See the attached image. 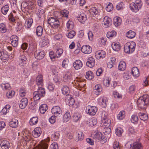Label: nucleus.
<instances>
[{
  "label": "nucleus",
  "instance_id": "nucleus-1",
  "mask_svg": "<svg viewBox=\"0 0 149 149\" xmlns=\"http://www.w3.org/2000/svg\"><path fill=\"white\" fill-rule=\"evenodd\" d=\"M149 102V97L147 95H144L140 97L137 101V103L139 109H144L146 107Z\"/></svg>",
  "mask_w": 149,
  "mask_h": 149
},
{
  "label": "nucleus",
  "instance_id": "nucleus-2",
  "mask_svg": "<svg viewBox=\"0 0 149 149\" xmlns=\"http://www.w3.org/2000/svg\"><path fill=\"white\" fill-rule=\"evenodd\" d=\"M45 94V89L41 87H38V91L33 93V98L35 101H37L42 97H44Z\"/></svg>",
  "mask_w": 149,
  "mask_h": 149
},
{
  "label": "nucleus",
  "instance_id": "nucleus-3",
  "mask_svg": "<svg viewBox=\"0 0 149 149\" xmlns=\"http://www.w3.org/2000/svg\"><path fill=\"white\" fill-rule=\"evenodd\" d=\"M136 46V43L134 42H127L124 45V52L128 54L132 53L135 50Z\"/></svg>",
  "mask_w": 149,
  "mask_h": 149
},
{
  "label": "nucleus",
  "instance_id": "nucleus-4",
  "mask_svg": "<svg viewBox=\"0 0 149 149\" xmlns=\"http://www.w3.org/2000/svg\"><path fill=\"white\" fill-rule=\"evenodd\" d=\"M48 22L52 27L54 28H58L60 24L58 19L54 17H50L48 20Z\"/></svg>",
  "mask_w": 149,
  "mask_h": 149
},
{
  "label": "nucleus",
  "instance_id": "nucleus-5",
  "mask_svg": "<svg viewBox=\"0 0 149 149\" xmlns=\"http://www.w3.org/2000/svg\"><path fill=\"white\" fill-rule=\"evenodd\" d=\"M102 122L103 125L106 128L107 131L105 130L104 133L109 134L111 131V129L109 127L111 123V121L110 119H108L106 117L102 118Z\"/></svg>",
  "mask_w": 149,
  "mask_h": 149
},
{
  "label": "nucleus",
  "instance_id": "nucleus-6",
  "mask_svg": "<svg viewBox=\"0 0 149 149\" xmlns=\"http://www.w3.org/2000/svg\"><path fill=\"white\" fill-rule=\"evenodd\" d=\"M49 141L50 139L48 137L41 141L37 146V149H47Z\"/></svg>",
  "mask_w": 149,
  "mask_h": 149
},
{
  "label": "nucleus",
  "instance_id": "nucleus-7",
  "mask_svg": "<svg viewBox=\"0 0 149 149\" xmlns=\"http://www.w3.org/2000/svg\"><path fill=\"white\" fill-rule=\"evenodd\" d=\"M97 110V109L96 107L90 105L87 106L86 110V113L91 116L94 115Z\"/></svg>",
  "mask_w": 149,
  "mask_h": 149
},
{
  "label": "nucleus",
  "instance_id": "nucleus-8",
  "mask_svg": "<svg viewBox=\"0 0 149 149\" xmlns=\"http://www.w3.org/2000/svg\"><path fill=\"white\" fill-rule=\"evenodd\" d=\"M51 112L56 117H59L62 115L61 109L58 106H54L51 109Z\"/></svg>",
  "mask_w": 149,
  "mask_h": 149
},
{
  "label": "nucleus",
  "instance_id": "nucleus-9",
  "mask_svg": "<svg viewBox=\"0 0 149 149\" xmlns=\"http://www.w3.org/2000/svg\"><path fill=\"white\" fill-rule=\"evenodd\" d=\"M103 19V24L105 27H108L110 26L112 24V19L110 18L107 16H105Z\"/></svg>",
  "mask_w": 149,
  "mask_h": 149
},
{
  "label": "nucleus",
  "instance_id": "nucleus-10",
  "mask_svg": "<svg viewBox=\"0 0 149 149\" xmlns=\"http://www.w3.org/2000/svg\"><path fill=\"white\" fill-rule=\"evenodd\" d=\"M81 51L83 53L88 54L91 52L92 48L88 45H84L82 47Z\"/></svg>",
  "mask_w": 149,
  "mask_h": 149
},
{
  "label": "nucleus",
  "instance_id": "nucleus-11",
  "mask_svg": "<svg viewBox=\"0 0 149 149\" xmlns=\"http://www.w3.org/2000/svg\"><path fill=\"white\" fill-rule=\"evenodd\" d=\"M74 68L77 70L80 69L83 66V63L79 60H76L73 64Z\"/></svg>",
  "mask_w": 149,
  "mask_h": 149
},
{
  "label": "nucleus",
  "instance_id": "nucleus-12",
  "mask_svg": "<svg viewBox=\"0 0 149 149\" xmlns=\"http://www.w3.org/2000/svg\"><path fill=\"white\" fill-rule=\"evenodd\" d=\"M100 12V10L99 8L96 7H94L91 8L89 12L91 15L95 17L96 15H99Z\"/></svg>",
  "mask_w": 149,
  "mask_h": 149
},
{
  "label": "nucleus",
  "instance_id": "nucleus-13",
  "mask_svg": "<svg viewBox=\"0 0 149 149\" xmlns=\"http://www.w3.org/2000/svg\"><path fill=\"white\" fill-rule=\"evenodd\" d=\"M11 44L14 47H16L18 45V38L15 35H12L10 37Z\"/></svg>",
  "mask_w": 149,
  "mask_h": 149
},
{
  "label": "nucleus",
  "instance_id": "nucleus-14",
  "mask_svg": "<svg viewBox=\"0 0 149 149\" xmlns=\"http://www.w3.org/2000/svg\"><path fill=\"white\" fill-rule=\"evenodd\" d=\"M41 132V129L40 127H37L33 131L32 134L35 138H37L40 136Z\"/></svg>",
  "mask_w": 149,
  "mask_h": 149
},
{
  "label": "nucleus",
  "instance_id": "nucleus-15",
  "mask_svg": "<svg viewBox=\"0 0 149 149\" xmlns=\"http://www.w3.org/2000/svg\"><path fill=\"white\" fill-rule=\"evenodd\" d=\"M28 104L27 98H24L21 99L19 102V107L22 109H24Z\"/></svg>",
  "mask_w": 149,
  "mask_h": 149
},
{
  "label": "nucleus",
  "instance_id": "nucleus-16",
  "mask_svg": "<svg viewBox=\"0 0 149 149\" xmlns=\"http://www.w3.org/2000/svg\"><path fill=\"white\" fill-rule=\"evenodd\" d=\"M77 19L81 23H84L87 20L86 15L84 13H82L76 17Z\"/></svg>",
  "mask_w": 149,
  "mask_h": 149
},
{
  "label": "nucleus",
  "instance_id": "nucleus-17",
  "mask_svg": "<svg viewBox=\"0 0 149 149\" xmlns=\"http://www.w3.org/2000/svg\"><path fill=\"white\" fill-rule=\"evenodd\" d=\"M95 65V60L94 58L92 57H89L88 59L86 62V65L90 67H93Z\"/></svg>",
  "mask_w": 149,
  "mask_h": 149
},
{
  "label": "nucleus",
  "instance_id": "nucleus-18",
  "mask_svg": "<svg viewBox=\"0 0 149 149\" xmlns=\"http://www.w3.org/2000/svg\"><path fill=\"white\" fill-rule=\"evenodd\" d=\"M0 146L2 149H9L10 144L8 141L3 140L1 142Z\"/></svg>",
  "mask_w": 149,
  "mask_h": 149
},
{
  "label": "nucleus",
  "instance_id": "nucleus-19",
  "mask_svg": "<svg viewBox=\"0 0 149 149\" xmlns=\"http://www.w3.org/2000/svg\"><path fill=\"white\" fill-rule=\"evenodd\" d=\"M142 145L141 143L139 142H134L132 145H131L130 149H141Z\"/></svg>",
  "mask_w": 149,
  "mask_h": 149
},
{
  "label": "nucleus",
  "instance_id": "nucleus-20",
  "mask_svg": "<svg viewBox=\"0 0 149 149\" xmlns=\"http://www.w3.org/2000/svg\"><path fill=\"white\" fill-rule=\"evenodd\" d=\"M130 8L131 10L135 12H137L139 9H140V7H139L138 6L135 4L134 3H132L130 4Z\"/></svg>",
  "mask_w": 149,
  "mask_h": 149
},
{
  "label": "nucleus",
  "instance_id": "nucleus-21",
  "mask_svg": "<svg viewBox=\"0 0 149 149\" xmlns=\"http://www.w3.org/2000/svg\"><path fill=\"white\" fill-rule=\"evenodd\" d=\"M96 56L99 59L104 58L105 56V52L103 50H99L96 52Z\"/></svg>",
  "mask_w": 149,
  "mask_h": 149
},
{
  "label": "nucleus",
  "instance_id": "nucleus-22",
  "mask_svg": "<svg viewBox=\"0 0 149 149\" xmlns=\"http://www.w3.org/2000/svg\"><path fill=\"white\" fill-rule=\"evenodd\" d=\"M45 55V52L43 51L40 52L37 54L36 52L35 53V56L38 60H41L44 58Z\"/></svg>",
  "mask_w": 149,
  "mask_h": 149
},
{
  "label": "nucleus",
  "instance_id": "nucleus-23",
  "mask_svg": "<svg viewBox=\"0 0 149 149\" xmlns=\"http://www.w3.org/2000/svg\"><path fill=\"white\" fill-rule=\"evenodd\" d=\"M43 76L42 75H39L37 77L36 81L37 85L42 86L43 84Z\"/></svg>",
  "mask_w": 149,
  "mask_h": 149
},
{
  "label": "nucleus",
  "instance_id": "nucleus-24",
  "mask_svg": "<svg viewBox=\"0 0 149 149\" xmlns=\"http://www.w3.org/2000/svg\"><path fill=\"white\" fill-rule=\"evenodd\" d=\"M113 22L114 24L116 26H117L120 25L122 22V20L120 17H116L113 19Z\"/></svg>",
  "mask_w": 149,
  "mask_h": 149
},
{
  "label": "nucleus",
  "instance_id": "nucleus-25",
  "mask_svg": "<svg viewBox=\"0 0 149 149\" xmlns=\"http://www.w3.org/2000/svg\"><path fill=\"white\" fill-rule=\"evenodd\" d=\"M94 93L97 95H99L102 90V88L100 84H97L96 85L94 88Z\"/></svg>",
  "mask_w": 149,
  "mask_h": 149
},
{
  "label": "nucleus",
  "instance_id": "nucleus-26",
  "mask_svg": "<svg viewBox=\"0 0 149 149\" xmlns=\"http://www.w3.org/2000/svg\"><path fill=\"white\" fill-rule=\"evenodd\" d=\"M111 46L113 49L115 51H118L120 48V44L118 42H113L111 45Z\"/></svg>",
  "mask_w": 149,
  "mask_h": 149
},
{
  "label": "nucleus",
  "instance_id": "nucleus-27",
  "mask_svg": "<svg viewBox=\"0 0 149 149\" xmlns=\"http://www.w3.org/2000/svg\"><path fill=\"white\" fill-rule=\"evenodd\" d=\"M132 73L135 77H138L139 75V69L136 67H134L132 69Z\"/></svg>",
  "mask_w": 149,
  "mask_h": 149
},
{
  "label": "nucleus",
  "instance_id": "nucleus-28",
  "mask_svg": "<svg viewBox=\"0 0 149 149\" xmlns=\"http://www.w3.org/2000/svg\"><path fill=\"white\" fill-rule=\"evenodd\" d=\"M1 86L4 91H8L11 89V88L10 84L8 83L2 84L1 85Z\"/></svg>",
  "mask_w": 149,
  "mask_h": 149
},
{
  "label": "nucleus",
  "instance_id": "nucleus-29",
  "mask_svg": "<svg viewBox=\"0 0 149 149\" xmlns=\"http://www.w3.org/2000/svg\"><path fill=\"white\" fill-rule=\"evenodd\" d=\"M126 68V63L123 61H120L118 66V70L120 71H123Z\"/></svg>",
  "mask_w": 149,
  "mask_h": 149
},
{
  "label": "nucleus",
  "instance_id": "nucleus-30",
  "mask_svg": "<svg viewBox=\"0 0 149 149\" xmlns=\"http://www.w3.org/2000/svg\"><path fill=\"white\" fill-rule=\"evenodd\" d=\"M43 28L41 26H38L36 29V34L38 37L41 36L43 33Z\"/></svg>",
  "mask_w": 149,
  "mask_h": 149
},
{
  "label": "nucleus",
  "instance_id": "nucleus-31",
  "mask_svg": "<svg viewBox=\"0 0 149 149\" xmlns=\"http://www.w3.org/2000/svg\"><path fill=\"white\" fill-rule=\"evenodd\" d=\"M72 79L71 74L69 73L65 74L63 78V80L65 82H69Z\"/></svg>",
  "mask_w": 149,
  "mask_h": 149
},
{
  "label": "nucleus",
  "instance_id": "nucleus-32",
  "mask_svg": "<svg viewBox=\"0 0 149 149\" xmlns=\"http://www.w3.org/2000/svg\"><path fill=\"white\" fill-rule=\"evenodd\" d=\"M71 116L69 111L67 112L64 114L63 117V119L64 123L67 122L70 119Z\"/></svg>",
  "mask_w": 149,
  "mask_h": 149
},
{
  "label": "nucleus",
  "instance_id": "nucleus-33",
  "mask_svg": "<svg viewBox=\"0 0 149 149\" xmlns=\"http://www.w3.org/2000/svg\"><path fill=\"white\" fill-rule=\"evenodd\" d=\"M48 109L47 105L45 104H42L39 107V110L40 113L42 114H44Z\"/></svg>",
  "mask_w": 149,
  "mask_h": 149
},
{
  "label": "nucleus",
  "instance_id": "nucleus-34",
  "mask_svg": "<svg viewBox=\"0 0 149 149\" xmlns=\"http://www.w3.org/2000/svg\"><path fill=\"white\" fill-rule=\"evenodd\" d=\"M126 36L128 38H133L135 36V33L132 30H130L126 33Z\"/></svg>",
  "mask_w": 149,
  "mask_h": 149
},
{
  "label": "nucleus",
  "instance_id": "nucleus-35",
  "mask_svg": "<svg viewBox=\"0 0 149 149\" xmlns=\"http://www.w3.org/2000/svg\"><path fill=\"white\" fill-rule=\"evenodd\" d=\"M33 22V20L32 18H28L26 19L25 23V26L28 28H29L31 26Z\"/></svg>",
  "mask_w": 149,
  "mask_h": 149
},
{
  "label": "nucleus",
  "instance_id": "nucleus-36",
  "mask_svg": "<svg viewBox=\"0 0 149 149\" xmlns=\"http://www.w3.org/2000/svg\"><path fill=\"white\" fill-rule=\"evenodd\" d=\"M15 94V92L14 91L9 90L7 91L6 93V97L8 99H11L13 97Z\"/></svg>",
  "mask_w": 149,
  "mask_h": 149
},
{
  "label": "nucleus",
  "instance_id": "nucleus-37",
  "mask_svg": "<svg viewBox=\"0 0 149 149\" xmlns=\"http://www.w3.org/2000/svg\"><path fill=\"white\" fill-rule=\"evenodd\" d=\"M9 8L8 5H6L2 7L1 12L4 15H6L9 10Z\"/></svg>",
  "mask_w": 149,
  "mask_h": 149
},
{
  "label": "nucleus",
  "instance_id": "nucleus-38",
  "mask_svg": "<svg viewBox=\"0 0 149 149\" xmlns=\"http://www.w3.org/2000/svg\"><path fill=\"white\" fill-rule=\"evenodd\" d=\"M116 61V58L114 57L111 58L110 61L107 63V67L109 68H111L114 65Z\"/></svg>",
  "mask_w": 149,
  "mask_h": 149
},
{
  "label": "nucleus",
  "instance_id": "nucleus-39",
  "mask_svg": "<svg viewBox=\"0 0 149 149\" xmlns=\"http://www.w3.org/2000/svg\"><path fill=\"white\" fill-rule=\"evenodd\" d=\"M62 91L63 94L69 96V93H70V90L68 86H64L62 89Z\"/></svg>",
  "mask_w": 149,
  "mask_h": 149
},
{
  "label": "nucleus",
  "instance_id": "nucleus-40",
  "mask_svg": "<svg viewBox=\"0 0 149 149\" xmlns=\"http://www.w3.org/2000/svg\"><path fill=\"white\" fill-rule=\"evenodd\" d=\"M18 124V120L15 119L10 121L9 123V125L11 127L15 128L17 127Z\"/></svg>",
  "mask_w": 149,
  "mask_h": 149
},
{
  "label": "nucleus",
  "instance_id": "nucleus-41",
  "mask_svg": "<svg viewBox=\"0 0 149 149\" xmlns=\"http://www.w3.org/2000/svg\"><path fill=\"white\" fill-rule=\"evenodd\" d=\"M85 77L87 79L90 80L93 78V74L92 72L88 71L87 72L85 75Z\"/></svg>",
  "mask_w": 149,
  "mask_h": 149
},
{
  "label": "nucleus",
  "instance_id": "nucleus-42",
  "mask_svg": "<svg viewBox=\"0 0 149 149\" xmlns=\"http://www.w3.org/2000/svg\"><path fill=\"white\" fill-rule=\"evenodd\" d=\"M78 138L77 141H81L83 140L84 137L83 133L81 131H78L76 132Z\"/></svg>",
  "mask_w": 149,
  "mask_h": 149
},
{
  "label": "nucleus",
  "instance_id": "nucleus-43",
  "mask_svg": "<svg viewBox=\"0 0 149 149\" xmlns=\"http://www.w3.org/2000/svg\"><path fill=\"white\" fill-rule=\"evenodd\" d=\"M139 116L141 119L143 120H147L148 118L147 114L143 113H139Z\"/></svg>",
  "mask_w": 149,
  "mask_h": 149
},
{
  "label": "nucleus",
  "instance_id": "nucleus-44",
  "mask_svg": "<svg viewBox=\"0 0 149 149\" xmlns=\"http://www.w3.org/2000/svg\"><path fill=\"white\" fill-rule=\"evenodd\" d=\"M113 95L115 98L120 99H122V95L116 91H113Z\"/></svg>",
  "mask_w": 149,
  "mask_h": 149
},
{
  "label": "nucleus",
  "instance_id": "nucleus-45",
  "mask_svg": "<svg viewBox=\"0 0 149 149\" xmlns=\"http://www.w3.org/2000/svg\"><path fill=\"white\" fill-rule=\"evenodd\" d=\"M125 117V112L124 111H121L117 116V118L119 120H122Z\"/></svg>",
  "mask_w": 149,
  "mask_h": 149
},
{
  "label": "nucleus",
  "instance_id": "nucleus-46",
  "mask_svg": "<svg viewBox=\"0 0 149 149\" xmlns=\"http://www.w3.org/2000/svg\"><path fill=\"white\" fill-rule=\"evenodd\" d=\"M116 35V32L114 31L113 30L111 31L108 32L107 33V36L108 38H110L115 37Z\"/></svg>",
  "mask_w": 149,
  "mask_h": 149
},
{
  "label": "nucleus",
  "instance_id": "nucleus-47",
  "mask_svg": "<svg viewBox=\"0 0 149 149\" xmlns=\"http://www.w3.org/2000/svg\"><path fill=\"white\" fill-rule=\"evenodd\" d=\"M38 118L37 117L31 118L30 120V124L31 125L36 124L38 122Z\"/></svg>",
  "mask_w": 149,
  "mask_h": 149
},
{
  "label": "nucleus",
  "instance_id": "nucleus-48",
  "mask_svg": "<svg viewBox=\"0 0 149 149\" xmlns=\"http://www.w3.org/2000/svg\"><path fill=\"white\" fill-rule=\"evenodd\" d=\"M97 123V119L95 118H93L91 119L89 122V126L92 127L96 124Z\"/></svg>",
  "mask_w": 149,
  "mask_h": 149
},
{
  "label": "nucleus",
  "instance_id": "nucleus-49",
  "mask_svg": "<svg viewBox=\"0 0 149 149\" xmlns=\"http://www.w3.org/2000/svg\"><path fill=\"white\" fill-rule=\"evenodd\" d=\"M66 26L68 29L71 30L74 27L73 22L71 20H69L66 24Z\"/></svg>",
  "mask_w": 149,
  "mask_h": 149
},
{
  "label": "nucleus",
  "instance_id": "nucleus-50",
  "mask_svg": "<svg viewBox=\"0 0 149 149\" xmlns=\"http://www.w3.org/2000/svg\"><path fill=\"white\" fill-rule=\"evenodd\" d=\"M19 59L20 60V62L22 65H24V64H26V57L24 55H21L20 56Z\"/></svg>",
  "mask_w": 149,
  "mask_h": 149
},
{
  "label": "nucleus",
  "instance_id": "nucleus-51",
  "mask_svg": "<svg viewBox=\"0 0 149 149\" xmlns=\"http://www.w3.org/2000/svg\"><path fill=\"white\" fill-rule=\"evenodd\" d=\"M107 101V98L106 97H104L102 98L101 105L102 107L104 108L106 107Z\"/></svg>",
  "mask_w": 149,
  "mask_h": 149
},
{
  "label": "nucleus",
  "instance_id": "nucleus-52",
  "mask_svg": "<svg viewBox=\"0 0 149 149\" xmlns=\"http://www.w3.org/2000/svg\"><path fill=\"white\" fill-rule=\"evenodd\" d=\"M22 29V24L19 22H17V26L15 28L16 31L17 32L21 31Z\"/></svg>",
  "mask_w": 149,
  "mask_h": 149
},
{
  "label": "nucleus",
  "instance_id": "nucleus-53",
  "mask_svg": "<svg viewBox=\"0 0 149 149\" xmlns=\"http://www.w3.org/2000/svg\"><path fill=\"white\" fill-rule=\"evenodd\" d=\"M7 30L5 25L3 23L0 24V31L2 33H5Z\"/></svg>",
  "mask_w": 149,
  "mask_h": 149
},
{
  "label": "nucleus",
  "instance_id": "nucleus-54",
  "mask_svg": "<svg viewBox=\"0 0 149 149\" xmlns=\"http://www.w3.org/2000/svg\"><path fill=\"white\" fill-rule=\"evenodd\" d=\"M25 141L27 142L32 141L33 140L31 137V134L28 133L26 136L24 137Z\"/></svg>",
  "mask_w": 149,
  "mask_h": 149
},
{
  "label": "nucleus",
  "instance_id": "nucleus-55",
  "mask_svg": "<svg viewBox=\"0 0 149 149\" xmlns=\"http://www.w3.org/2000/svg\"><path fill=\"white\" fill-rule=\"evenodd\" d=\"M59 134L58 132H55L54 134L51 135L52 138L54 140H57L59 138Z\"/></svg>",
  "mask_w": 149,
  "mask_h": 149
},
{
  "label": "nucleus",
  "instance_id": "nucleus-56",
  "mask_svg": "<svg viewBox=\"0 0 149 149\" xmlns=\"http://www.w3.org/2000/svg\"><path fill=\"white\" fill-rule=\"evenodd\" d=\"M123 132V129L120 127L118 128L116 130L115 133L116 135L119 136H121Z\"/></svg>",
  "mask_w": 149,
  "mask_h": 149
},
{
  "label": "nucleus",
  "instance_id": "nucleus-57",
  "mask_svg": "<svg viewBox=\"0 0 149 149\" xmlns=\"http://www.w3.org/2000/svg\"><path fill=\"white\" fill-rule=\"evenodd\" d=\"M9 56L6 54H4V52L3 51V53H2L1 56V58L0 59L5 61L4 62H6Z\"/></svg>",
  "mask_w": 149,
  "mask_h": 149
},
{
  "label": "nucleus",
  "instance_id": "nucleus-58",
  "mask_svg": "<svg viewBox=\"0 0 149 149\" xmlns=\"http://www.w3.org/2000/svg\"><path fill=\"white\" fill-rule=\"evenodd\" d=\"M102 134L100 132L96 133L94 136V138L95 139L98 140L99 141L101 139Z\"/></svg>",
  "mask_w": 149,
  "mask_h": 149
},
{
  "label": "nucleus",
  "instance_id": "nucleus-59",
  "mask_svg": "<svg viewBox=\"0 0 149 149\" xmlns=\"http://www.w3.org/2000/svg\"><path fill=\"white\" fill-rule=\"evenodd\" d=\"M42 44L44 46L47 45L49 43V40L46 37H42Z\"/></svg>",
  "mask_w": 149,
  "mask_h": 149
},
{
  "label": "nucleus",
  "instance_id": "nucleus-60",
  "mask_svg": "<svg viewBox=\"0 0 149 149\" xmlns=\"http://www.w3.org/2000/svg\"><path fill=\"white\" fill-rule=\"evenodd\" d=\"M75 35V32L74 31H71L69 32L68 35H67V37L70 38H72Z\"/></svg>",
  "mask_w": 149,
  "mask_h": 149
},
{
  "label": "nucleus",
  "instance_id": "nucleus-61",
  "mask_svg": "<svg viewBox=\"0 0 149 149\" xmlns=\"http://www.w3.org/2000/svg\"><path fill=\"white\" fill-rule=\"evenodd\" d=\"M138 120V116L135 115L132 116L131 119V122L133 123L137 122Z\"/></svg>",
  "mask_w": 149,
  "mask_h": 149
},
{
  "label": "nucleus",
  "instance_id": "nucleus-62",
  "mask_svg": "<svg viewBox=\"0 0 149 149\" xmlns=\"http://www.w3.org/2000/svg\"><path fill=\"white\" fill-rule=\"evenodd\" d=\"M80 115L78 113H74L73 116V120L74 121L77 122L78 121L80 118Z\"/></svg>",
  "mask_w": 149,
  "mask_h": 149
},
{
  "label": "nucleus",
  "instance_id": "nucleus-63",
  "mask_svg": "<svg viewBox=\"0 0 149 149\" xmlns=\"http://www.w3.org/2000/svg\"><path fill=\"white\" fill-rule=\"evenodd\" d=\"M63 50L61 48H59L58 49L56 52V55L57 57H59L63 53Z\"/></svg>",
  "mask_w": 149,
  "mask_h": 149
},
{
  "label": "nucleus",
  "instance_id": "nucleus-64",
  "mask_svg": "<svg viewBox=\"0 0 149 149\" xmlns=\"http://www.w3.org/2000/svg\"><path fill=\"white\" fill-rule=\"evenodd\" d=\"M58 147L57 143L54 142L50 146V149H58Z\"/></svg>",
  "mask_w": 149,
  "mask_h": 149
}]
</instances>
